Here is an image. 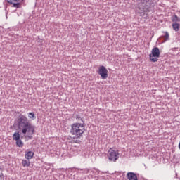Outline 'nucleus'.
Here are the masks:
<instances>
[{"instance_id": "nucleus-1", "label": "nucleus", "mask_w": 180, "mask_h": 180, "mask_svg": "<svg viewBox=\"0 0 180 180\" xmlns=\"http://www.w3.org/2000/svg\"><path fill=\"white\" fill-rule=\"evenodd\" d=\"M17 126L20 132H15L13 135V140L17 141L23 137L30 140L33 139V134L35 133L34 126L29 122L27 116L20 114L17 119ZM20 133L22 135L20 136Z\"/></svg>"}, {"instance_id": "nucleus-2", "label": "nucleus", "mask_w": 180, "mask_h": 180, "mask_svg": "<svg viewBox=\"0 0 180 180\" xmlns=\"http://www.w3.org/2000/svg\"><path fill=\"white\" fill-rule=\"evenodd\" d=\"M85 131V125L79 122L73 123L71 125L70 134L72 139H82V136Z\"/></svg>"}, {"instance_id": "nucleus-3", "label": "nucleus", "mask_w": 180, "mask_h": 180, "mask_svg": "<svg viewBox=\"0 0 180 180\" xmlns=\"http://www.w3.org/2000/svg\"><path fill=\"white\" fill-rule=\"evenodd\" d=\"M160 49L158 47H155L152 49L151 53L149 55V58L152 63H157L158 61V58L160 57Z\"/></svg>"}, {"instance_id": "nucleus-4", "label": "nucleus", "mask_w": 180, "mask_h": 180, "mask_svg": "<svg viewBox=\"0 0 180 180\" xmlns=\"http://www.w3.org/2000/svg\"><path fill=\"white\" fill-rule=\"evenodd\" d=\"M108 160L116 162L119 160V150L110 148L108 150Z\"/></svg>"}, {"instance_id": "nucleus-5", "label": "nucleus", "mask_w": 180, "mask_h": 180, "mask_svg": "<svg viewBox=\"0 0 180 180\" xmlns=\"http://www.w3.org/2000/svg\"><path fill=\"white\" fill-rule=\"evenodd\" d=\"M98 74L101 75L102 79L108 78V70L103 65L100 66Z\"/></svg>"}, {"instance_id": "nucleus-6", "label": "nucleus", "mask_w": 180, "mask_h": 180, "mask_svg": "<svg viewBox=\"0 0 180 180\" xmlns=\"http://www.w3.org/2000/svg\"><path fill=\"white\" fill-rule=\"evenodd\" d=\"M7 2L13 5V8H16L17 9L20 8V3L18 2V0H7Z\"/></svg>"}, {"instance_id": "nucleus-7", "label": "nucleus", "mask_w": 180, "mask_h": 180, "mask_svg": "<svg viewBox=\"0 0 180 180\" xmlns=\"http://www.w3.org/2000/svg\"><path fill=\"white\" fill-rule=\"evenodd\" d=\"M127 178L129 180H138L137 175L134 172H128L127 174Z\"/></svg>"}, {"instance_id": "nucleus-8", "label": "nucleus", "mask_w": 180, "mask_h": 180, "mask_svg": "<svg viewBox=\"0 0 180 180\" xmlns=\"http://www.w3.org/2000/svg\"><path fill=\"white\" fill-rule=\"evenodd\" d=\"M34 155V153H33L32 151H30L29 150H27L25 152V158L27 160H32V158H33Z\"/></svg>"}, {"instance_id": "nucleus-9", "label": "nucleus", "mask_w": 180, "mask_h": 180, "mask_svg": "<svg viewBox=\"0 0 180 180\" xmlns=\"http://www.w3.org/2000/svg\"><path fill=\"white\" fill-rule=\"evenodd\" d=\"M172 28L174 30V32H179V23L178 22H173L172 24Z\"/></svg>"}, {"instance_id": "nucleus-10", "label": "nucleus", "mask_w": 180, "mask_h": 180, "mask_svg": "<svg viewBox=\"0 0 180 180\" xmlns=\"http://www.w3.org/2000/svg\"><path fill=\"white\" fill-rule=\"evenodd\" d=\"M171 20L173 23H178V22H180V18L178 17V15H174L172 17Z\"/></svg>"}, {"instance_id": "nucleus-11", "label": "nucleus", "mask_w": 180, "mask_h": 180, "mask_svg": "<svg viewBox=\"0 0 180 180\" xmlns=\"http://www.w3.org/2000/svg\"><path fill=\"white\" fill-rule=\"evenodd\" d=\"M22 167H30V161L26 160H22Z\"/></svg>"}, {"instance_id": "nucleus-12", "label": "nucleus", "mask_w": 180, "mask_h": 180, "mask_svg": "<svg viewBox=\"0 0 180 180\" xmlns=\"http://www.w3.org/2000/svg\"><path fill=\"white\" fill-rule=\"evenodd\" d=\"M16 146L17 147L22 148L23 147V146H25V143H23V141H22V139H18L16 141Z\"/></svg>"}, {"instance_id": "nucleus-13", "label": "nucleus", "mask_w": 180, "mask_h": 180, "mask_svg": "<svg viewBox=\"0 0 180 180\" xmlns=\"http://www.w3.org/2000/svg\"><path fill=\"white\" fill-rule=\"evenodd\" d=\"M165 35H162V37H163V39H165V41H167V40H169V34L168 33V32H165Z\"/></svg>"}, {"instance_id": "nucleus-14", "label": "nucleus", "mask_w": 180, "mask_h": 180, "mask_svg": "<svg viewBox=\"0 0 180 180\" xmlns=\"http://www.w3.org/2000/svg\"><path fill=\"white\" fill-rule=\"evenodd\" d=\"M28 117L29 119L34 120V119H36V115H34V112H28Z\"/></svg>"}, {"instance_id": "nucleus-15", "label": "nucleus", "mask_w": 180, "mask_h": 180, "mask_svg": "<svg viewBox=\"0 0 180 180\" xmlns=\"http://www.w3.org/2000/svg\"><path fill=\"white\" fill-rule=\"evenodd\" d=\"M82 174H89V172H92V169H82Z\"/></svg>"}, {"instance_id": "nucleus-16", "label": "nucleus", "mask_w": 180, "mask_h": 180, "mask_svg": "<svg viewBox=\"0 0 180 180\" xmlns=\"http://www.w3.org/2000/svg\"><path fill=\"white\" fill-rule=\"evenodd\" d=\"M0 180H4V173H0Z\"/></svg>"}, {"instance_id": "nucleus-17", "label": "nucleus", "mask_w": 180, "mask_h": 180, "mask_svg": "<svg viewBox=\"0 0 180 180\" xmlns=\"http://www.w3.org/2000/svg\"><path fill=\"white\" fill-rule=\"evenodd\" d=\"M94 169H95V171H96V172H98V174H99V172H101V171L96 168H94Z\"/></svg>"}, {"instance_id": "nucleus-18", "label": "nucleus", "mask_w": 180, "mask_h": 180, "mask_svg": "<svg viewBox=\"0 0 180 180\" xmlns=\"http://www.w3.org/2000/svg\"><path fill=\"white\" fill-rule=\"evenodd\" d=\"M75 143H81V140H76Z\"/></svg>"}, {"instance_id": "nucleus-19", "label": "nucleus", "mask_w": 180, "mask_h": 180, "mask_svg": "<svg viewBox=\"0 0 180 180\" xmlns=\"http://www.w3.org/2000/svg\"><path fill=\"white\" fill-rule=\"evenodd\" d=\"M38 39L41 40V41H43V39H40V37H38Z\"/></svg>"}]
</instances>
